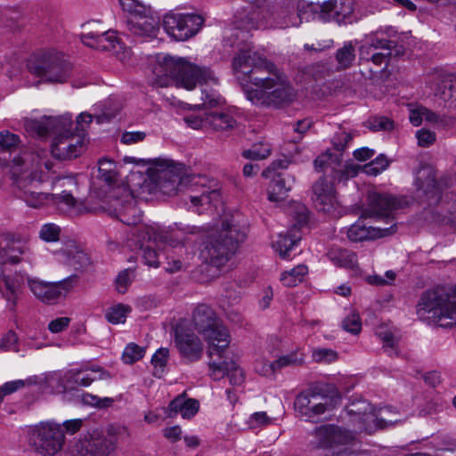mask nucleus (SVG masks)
Wrapping results in <instances>:
<instances>
[{
  "mask_svg": "<svg viewBox=\"0 0 456 456\" xmlns=\"http://www.w3.org/2000/svg\"><path fill=\"white\" fill-rule=\"evenodd\" d=\"M232 68L247 99L253 104L281 106L295 100V91L286 77L256 51L240 49L232 58Z\"/></svg>",
  "mask_w": 456,
  "mask_h": 456,
  "instance_id": "1",
  "label": "nucleus"
},
{
  "mask_svg": "<svg viewBox=\"0 0 456 456\" xmlns=\"http://www.w3.org/2000/svg\"><path fill=\"white\" fill-rule=\"evenodd\" d=\"M52 168L53 163L46 159L45 151H27L12 159L9 175L12 185L21 191L20 197L31 208H37L49 202L75 207L76 199L71 191L77 188V183L73 175L58 176L53 181V188H63L61 194L37 191V186L46 179L44 169L50 171Z\"/></svg>",
  "mask_w": 456,
  "mask_h": 456,
  "instance_id": "2",
  "label": "nucleus"
},
{
  "mask_svg": "<svg viewBox=\"0 0 456 456\" xmlns=\"http://www.w3.org/2000/svg\"><path fill=\"white\" fill-rule=\"evenodd\" d=\"M25 129L37 137L45 138L50 134L54 137L52 142L53 156L61 160L78 157L84 150L83 139L79 134L71 133L70 117L43 118L26 119Z\"/></svg>",
  "mask_w": 456,
  "mask_h": 456,
  "instance_id": "3",
  "label": "nucleus"
},
{
  "mask_svg": "<svg viewBox=\"0 0 456 456\" xmlns=\"http://www.w3.org/2000/svg\"><path fill=\"white\" fill-rule=\"evenodd\" d=\"M153 74L155 77L151 84L155 87H167L175 82L177 86L192 90L197 83H217L209 69L196 66L183 58L171 56L159 58L153 67Z\"/></svg>",
  "mask_w": 456,
  "mask_h": 456,
  "instance_id": "4",
  "label": "nucleus"
},
{
  "mask_svg": "<svg viewBox=\"0 0 456 456\" xmlns=\"http://www.w3.org/2000/svg\"><path fill=\"white\" fill-rule=\"evenodd\" d=\"M416 308L419 317L428 314L439 327H456V288L437 286L424 291Z\"/></svg>",
  "mask_w": 456,
  "mask_h": 456,
  "instance_id": "5",
  "label": "nucleus"
},
{
  "mask_svg": "<svg viewBox=\"0 0 456 456\" xmlns=\"http://www.w3.org/2000/svg\"><path fill=\"white\" fill-rule=\"evenodd\" d=\"M192 324L208 343V357H224L231 343L230 334L212 307L205 304L199 305L192 314Z\"/></svg>",
  "mask_w": 456,
  "mask_h": 456,
  "instance_id": "6",
  "label": "nucleus"
},
{
  "mask_svg": "<svg viewBox=\"0 0 456 456\" xmlns=\"http://www.w3.org/2000/svg\"><path fill=\"white\" fill-rule=\"evenodd\" d=\"M245 238L244 230L224 221L221 230L210 236L209 241L202 250V256L211 265L224 266L235 254L240 243L243 242Z\"/></svg>",
  "mask_w": 456,
  "mask_h": 456,
  "instance_id": "7",
  "label": "nucleus"
},
{
  "mask_svg": "<svg viewBox=\"0 0 456 456\" xmlns=\"http://www.w3.org/2000/svg\"><path fill=\"white\" fill-rule=\"evenodd\" d=\"M29 70L44 82L63 84L71 75L72 65L61 53L51 49L39 53Z\"/></svg>",
  "mask_w": 456,
  "mask_h": 456,
  "instance_id": "8",
  "label": "nucleus"
},
{
  "mask_svg": "<svg viewBox=\"0 0 456 456\" xmlns=\"http://www.w3.org/2000/svg\"><path fill=\"white\" fill-rule=\"evenodd\" d=\"M139 237L143 240L141 246L142 258L145 265L149 266L158 267L159 265V254L155 248V246L159 247V244H165L172 249H176L179 256H183V254L189 255L186 240L180 238L178 234H168L154 227L146 226L140 230Z\"/></svg>",
  "mask_w": 456,
  "mask_h": 456,
  "instance_id": "9",
  "label": "nucleus"
},
{
  "mask_svg": "<svg viewBox=\"0 0 456 456\" xmlns=\"http://www.w3.org/2000/svg\"><path fill=\"white\" fill-rule=\"evenodd\" d=\"M65 443L64 430L55 422H41L28 431V444L42 456H54Z\"/></svg>",
  "mask_w": 456,
  "mask_h": 456,
  "instance_id": "10",
  "label": "nucleus"
},
{
  "mask_svg": "<svg viewBox=\"0 0 456 456\" xmlns=\"http://www.w3.org/2000/svg\"><path fill=\"white\" fill-rule=\"evenodd\" d=\"M126 163L151 164L148 169L151 179L165 193H176L177 186L181 182V166L175 165L173 161L163 159H143L134 157H125Z\"/></svg>",
  "mask_w": 456,
  "mask_h": 456,
  "instance_id": "11",
  "label": "nucleus"
},
{
  "mask_svg": "<svg viewBox=\"0 0 456 456\" xmlns=\"http://www.w3.org/2000/svg\"><path fill=\"white\" fill-rule=\"evenodd\" d=\"M294 409L305 420L317 422L320 416L332 409L331 400L317 387L301 391L295 398Z\"/></svg>",
  "mask_w": 456,
  "mask_h": 456,
  "instance_id": "12",
  "label": "nucleus"
},
{
  "mask_svg": "<svg viewBox=\"0 0 456 456\" xmlns=\"http://www.w3.org/2000/svg\"><path fill=\"white\" fill-rule=\"evenodd\" d=\"M355 434L353 430L335 424H324L314 428L312 445L316 449L338 450L354 444Z\"/></svg>",
  "mask_w": 456,
  "mask_h": 456,
  "instance_id": "13",
  "label": "nucleus"
},
{
  "mask_svg": "<svg viewBox=\"0 0 456 456\" xmlns=\"http://www.w3.org/2000/svg\"><path fill=\"white\" fill-rule=\"evenodd\" d=\"M117 444L115 428L110 426L104 431H94L89 438L77 444L74 456H111L117 449Z\"/></svg>",
  "mask_w": 456,
  "mask_h": 456,
  "instance_id": "14",
  "label": "nucleus"
},
{
  "mask_svg": "<svg viewBox=\"0 0 456 456\" xmlns=\"http://www.w3.org/2000/svg\"><path fill=\"white\" fill-rule=\"evenodd\" d=\"M204 19L198 14L167 13L163 20L167 33L177 41L195 36L202 27Z\"/></svg>",
  "mask_w": 456,
  "mask_h": 456,
  "instance_id": "15",
  "label": "nucleus"
},
{
  "mask_svg": "<svg viewBox=\"0 0 456 456\" xmlns=\"http://www.w3.org/2000/svg\"><path fill=\"white\" fill-rule=\"evenodd\" d=\"M308 8L324 21L335 20L338 24H346L352 23L354 20V0H327L316 4L311 3Z\"/></svg>",
  "mask_w": 456,
  "mask_h": 456,
  "instance_id": "16",
  "label": "nucleus"
},
{
  "mask_svg": "<svg viewBox=\"0 0 456 456\" xmlns=\"http://www.w3.org/2000/svg\"><path fill=\"white\" fill-rule=\"evenodd\" d=\"M77 276L71 275L56 282H45L37 279H28V286L33 295L45 304L55 303L63 294L69 292L77 281Z\"/></svg>",
  "mask_w": 456,
  "mask_h": 456,
  "instance_id": "17",
  "label": "nucleus"
},
{
  "mask_svg": "<svg viewBox=\"0 0 456 456\" xmlns=\"http://www.w3.org/2000/svg\"><path fill=\"white\" fill-rule=\"evenodd\" d=\"M354 433H365L368 435L377 431L378 424L375 423L376 414L371 405L363 399L354 400L346 408Z\"/></svg>",
  "mask_w": 456,
  "mask_h": 456,
  "instance_id": "18",
  "label": "nucleus"
},
{
  "mask_svg": "<svg viewBox=\"0 0 456 456\" xmlns=\"http://www.w3.org/2000/svg\"><path fill=\"white\" fill-rule=\"evenodd\" d=\"M403 199L389 194L370 191L367 197V206L362 212V217L389 218L392 212L403 208Z\"/></svg>",
  "mask_w": 456,
  "mask_h": 456,
  "instance_id": "19",
  "label": "nucleus"
},
{
  "mask_svg": "<svg viewBox=\"0 0 456 456\" xmlns=\"http://www.w3.org/2000/svg\"><path fill=\"white\" fill-rule=\"evenodd\" d=\"M2 265H18L30 252L28 240L20 232L2 233Z\"/></svg>",
  "mask_w": 456,
  "mask_h": 456,
  "instance_id": "20",
  "label": "nucleus"
},
{
  "mask_svg": "<svg viewBox=\"0 0 456 456\" xmlns=\"http://www.w3.org/2000/svg\"><path fill=\"white\" fill-rule=\"evenodd\" d=\"M175 344L182 357L190 362H197L202 357L203 344L191 330L176 328Z\"/></svg>",
  "mask_w": 456,
  "mask_h": 456,
  "instance_id": "21",
  "label": "nucleus"
},
{
  "mask_svg": "<svg viewBox=\"0 0 456 456\" xmlns=\"http://www.w3.org/2000/svg\"><path fill=\"white\" fill-rule=\"evenodd\" d=\"M111 207L117 217L127 225H134L141 221L142 211L137 208L132 192L126 189H123L121 195L111 200Z\"/></svg>",
  "mask_w": 456,
  "mask_h": 456,
  "instance_id": "22",
  "label": "nucleus"
},
{
  "mask_svg": "<svg viewBox=\"0 0 456 456\" xmlns=\"http://www.w3.org/2000/svg\"><path fill=\"white\" fill-rule=\"evenodd\" d=\"M312 200L315 208L326 214H332L338 208L334 186L325 177H320L312 187Z\"/></svg>",
  "mask_w": 456,
  "mask_h": 456,
  "instance_id": "23",
  "label": "nucleus"
},
{
  "mask_svg": "<svg viewBox=\"0 0 456 456\" xmlns=\"http://www.w3.org/2000/svg\"><path fill=\"white\" fill-rule=\"evenodd\" d=\"M81 40L86 45L101 51L111 52L118 54L123 45L117 37V32L108 31H88L81 35Z\"/></svg>",
  "mask_w": 456,
  "mask_h": 456,
  "instance_id": "24",
  "label": "nucleus"
},
{
  "mask_svg": "<svg viewBox=\"0 0 456 456\" xmlns=\"http://www.w3.org/2000/svg\"><path fill=\"white\" fill-rule=\"evenodd\" d=\"M2 298L5 301V310L15 313L17 303L22 295L24 277L20 273H15L13 275L2 276Z\"/></svg>",
  "mask_w": 456,
  "mask_h": 456,
  "instance_id": "25",
  "label": "nucleus"
},
{
  "mask_svg": "<svg viewBox=\"0 0 456 456\" xmlns=\"http://www.w3.org/2000/svg\"><path fill=\"white\" fill-rule=\"evenodd\" d=\"M395 228V224L389 228L367 227L362 220H358L347 229V238L353 242L374 240L394 233Z\"/></svg>",
  "mask_w": 456,
  "mask_h": 456,
  "instance_id": "26",
  "label": "nucleus"
},
{
  "mask_svg": "<svg viewBox=\"0 0 456 456\" xmlns=\"http://www.w3.org/2000/svg\"><path fill=\"white\" fill-rule=\"evenodd\" d=\"M269 178L271 179V183L268 188L267 196L268 200L272 202L284 200L296 182L295 175L287 172H278Z\"/></svg>",
  "mask_w": 456,
  "mask_h": 456,
  "instance_id": "27",
  "label": "nucleus"
},
{
  "mask_svg": "<svg viewBox=\"0 0 456 456\" xmlns=\"http://www.w3.org/2000/svg\"><path fill=\"white\" fill-rule=\"evenodd\" d=\"M415 185L429 198L439 196V188L436 179V172L429 166H422L416 172Z\"/></svg>",
  "mask_w": 456,
  "mask_h": 456,
  "instance_id": "28",
  "label": "nucleus"
},
{
  "mask_svg": "<svg viewBox=\"0 0 456 456\" xmlns=\"http://www.w3.org/2000/svg\"><path fill=\"white\" fill-rule=\"evenodd\" d=\"M74 382L77 386L89 387L94 380L110 379L111 374L99 365H92L86 370L78 369L70 371Z\"/></svg>",
  "mask_w": 456,
  "mask_h": 456,
  "instance_id": "29",
  "label": "nucleus"
},
{
  "mask_svg": "<svg viewBox=\"0 0 456 456\" xmlns=\"http://www.w3.org/2000/svg\"><path fill=\"white\" fill-rule=\"evenodd\" d=\"M199 411V402L195 399H186L183 395L172 400L166 411L168 418L181 414L183 419L192 418Z\"/></svg>",
  "mask_w": 456,
  "mask_h": 456,
  "instance_id": "30",
  "label": "nucleus"
},
{
  "mask_svg": "<svg viewBox=\"0 0 456 456\" xmlns=\"http://www.w3.org/2000/svg\"><path fill=\"white\" fill-rule=\"evenodd\" d=\"M62 261L76 271L86 269L91 265L88 254L77 245H69L61 250Z\"/></svg>",
  "mask_w": 456,
  "mask_h": 456,
  "instance_id": "31",
  "label": "nucleus"
},
{
  "mask_svg": "<svg viewBox=\"0 0 456 456\" xmlns=\"http://www.w3.org/2000/svg\"><path fill=\"white\" fill-rule=\"evenodd\" d=\"M159 20L154 16L127 19L126 21L128 30L139 37H156L159 28Z\"/></svg>",
  "mask_w": 456,
  "mask_h": 456,
  "instance_id": "32",
  "label": "nucleus"
},
{
  "mask_svg": "<svg viewBox=\"0 0 456 456\" xmlns=\"http://www.w3.org/2000/svg\"><path fill=\"white\" fill-rule=\"evenodd\" d=\"M208 128L217 133H226L238 126L237 120L228 111H212L207 113Z\"/></svg>",
  "mask_w": 456,
  "mask_h": 456,
  "instance_id": "33",
  "label": "nucleus"
},
{
  "mask_svg": "<svg viewBox=\"0 0 456 456\" xmlns=\"http://www.w3.org/2000/svg\"><path fill=\"white\" fill-rule=\"evenodd\" d=\"M327 256L337 266L348 269L357 267V256L348 249L333 247L328 251Z\"/></svg>",
  "mask_w": 456,
  "mask_h": 456,
  "instance_id": "34",
  "label": "nucleus"
},
{
  "mask_svg": "<svg viewBox=\"0 0 456 456\" xmlns=\"http://www.w3.org/2000/svg\"><path fill=\"white\" fill-rule=\"evenodd\" d=\"M435 78L437 86L436 95L439 96L444 102H449L450 106L456 105V80L453 82L440 77Z\"/></svg>",
  "mask_w": 456,
  "mask_h": 456,
  "instance_id": "35",
  "label": "nucleus"
},
{
  "mask_svg": "<svg viewBox=\"0 0 456 456\" xmlns=\"http://www.w3.org/2000/svg\"><path fill=\"white\" fill-rule=\"evenodd\" d=\"M300 240V236L294 233L293 230L288 232L287 234H280L277 240L273 242V248L279 252L280 256L287 259L289 256V252Z\"/></svg>",
  "mask_w": 456,
  "mask_h": 456,
  "instance_id": "36",
  "label": "nucleus"
},
{
  "mask_svg": "<svg viewBox=\"0 0 456 456\" xmlns=\"http://www.w3.org/2000/svg\"><path fill=\"white\" fill-rule=\"evenodd\" d=\"M123 10L130 14L128 19H137V17H151L153 12L150 5H145L138 0H118Z\"/></svg>",
  "mask_w": 456,
  "mask_h": 456,
  "instance_id": "37",
  "label": "nucleus"
},
{
  "mask_svg": "<svg viewBox=\"0 0 456 456\" xmlns=\"http://www.w3.org/2000/svg\"><path fill=\"white\" fill-rule=\"evenodd\" d=\"M308 6L298 10H293L291 12L282 11L283 20L280 22L281 28L297 27L304 20H308L311 13Z\"/></svg>",
  "mask_w": 456,
  "mask_h": 456,
  "instance_id": "38",
  "label": "nucleus"
},
{
  "mask_svg": "<svg viewBox=\"0 0 456 456\" xmlns=\"http://www.w3.org/2000/svg\"><path fill=\"white\" fill-rule=\"evenodd\" d=\"M384 45H391V43L385 38H379L378 37H370L361 47H360V60L366 64H369L371 53H375L379 48H384Z\"/></svg>",
  "mask_w": 456,
  "mask_h": 456,
  "instance_id": "39",
  "label": "nucleus"
},
{
  "mask_svg": "<svg viewBox=\"0 0 456 456\" xmlns=\"http://www.w3.org/2000/svg\"><path fill=\"white\" fill-rule=\"evenodd\" d=\"M375 423L378 424L377 430L385 428L401 421L399 412L392 406L380 408L378 412H375Z\"/></svg>",
  "mask_w": 456,
  "mask_h": 456,
  "instance_id": "40",
  "label": "nucleus"
},
{
  "mask_svg": "<svg viewBox=\"0 0 456 456\" xmlns=\"http://www.w3.org/2000/svg\"><path fill=\"white\" fill-rule=\"evenodd\" d=\"M308 273V267L305 265H298L290 271L281 273V281L286 287H295L302 282Z\"/></svg>",
  "mask_w": 456,
  "mask_h": 456,
  "instance_id": "41",
  "label": "nucleus"
},
{
  "mask_svg": "<svg viewBox=\"0 0 456 456\" xmlns=\"http://www.w3.org/2000/svg\"><path fill=\"white\" fill-rule=\"evenodd\" d=\"M2 18L4 19V27L9 31H16L24 26V20L20 10L4 8L2 12Z\"/></svg>",
  "mask_w": 456,
  "mask_h": 456,
  "instance_id": "42",
  "label": "nucleus"
},
{
  "mask_svg": "<svg viewBox=\"0 0 456 456\" xmlns=\"http://www.w3.org/2000/svg\"><path fill=\"white\" fill-rule=\"evenodd\" d=\"M355 59V49L352 42H347L339 48L336 53V60L339 69H347L352 66Z\"/></svg>",
  "mask_w": 456,
  "mask_h": 456,
  "instance_id": "43",
  "label": "nucleus"
},
{
  "mask_svg": "<svg viewBox=\"0 0 456 456\" xmlns=\"http://www.w3.org/2000/svg\"><path fill=\"white\" fill-rule=\"evenodd\" d=\"M131 307L127 305L118 304L108 309L105 317L112 324L124 323L127 314L131 312Z\"/></svg>",
  "mask_w": 456,
  "mask_h": 456,
  "instance_id": "44",
  "label": "nucleus"
},
{
  "mask_svg": "<svg viewBox=\"0 0 456 456\" xmlns=\"http://www.w3.org/2000/svg\"><path fill=\"white\" fill-rule=\"evenodd\" d=\"M272 148L269 143L258 142L254 143L250 149L242 152L245 159H265L270 156Z\"/></svg>",
  "mask_w": 456,
  "mask_h": 456,
  "instance_id": "45",
  "label": "nucleus"
},
{
  "mask_svg": "<svg viewBox=\"0 0 456 456\" xmlns=\"http://www.w3.org/2000/svg\"><path fill=\"white\" fill-rule=\"evenodd\" d=\"M390 164V160L385 154H379L375 159L362 167V171L368 175H378L386 170Z\"/></svg>",
  "mask_w": 456,
  "mask_h": 456,
  "instance_id": "46",
  "label": "nucleus"
},
{
  "mask_svg": "<svg viewBox=\"0 0 456 456\" xmlns=\"http://www.w3.org/2000/svg\"><path fill=\"white\" fill-rule=\"evenodd\" d=\"M273 362L276 370H280L288 366H300L305 363V354L296 351L287 355H282Z\"/></svg>",
  "mask_w": 456,
  "mask_h": 456,
  "instance_id": "47",
  "label": "nucleus"
},
{
  "mask_svg": "<svg viewBox=\"0 0 456 456\" xmlns=\"http://www.w3.org/2000/svg\"><path fill=\"white\" fill-rule=\"evenodd\" d=\"M169 357V351L167 348L161 347L156 351L151 358V363L154 366V376L159 378L164 373L165 367L167 366Z\"/></svg>",
  "mask_w": 456,
  "mask_h": 456,
  "instance_id": "48",
  "label": "nucleus"
},
{
  "mask_svg": "<svg viewBox=\"0 0 456 456\" xmlns=\"http://www.w3.org/2000/svg\"><path fill=\"white\" fill-rule=\"evenodd\" d=\"M377 335L383 342L384 346L390 347L392 349L397 346L400 340V336L397 330H392L387 327H379L377 330Z\"/></svg>",
  "mask_w": 456,
  "mask_h": 456,
  "instance_id": "49",
  "label": "nucleus"
},
{
  "mask_svg": "<svg viewBox=\"0 0 456 456\" xmlns=\"http://www.w3.org/2000/svg\"><path fill=\"white\" fill-rule=\"evenodd\" d=\"M144 352L143 347L139 346L135 343H130L126 346L122 354V359L125 363L132 364L142 359L144 355Z\"/></svg>",
  "mask_w": 456,
  "mask_h": 456,
  "instance_id": "50",
  "label": "nucleus"
},
{
  "mask_svg": "<svg viewBox=\"0 0 456 456\" xmlns=\"http://www.w3.org/2000/svg\"><path fill=\"white\" fill-rule=\"evenodd\" d=\"M61 228L55 224H45L39 232V238L46 242H56L60 240Z\"/></svg>",
  "mask_w": 456,
  "mask_h": 456,
  "instance_id": "51",
  "label": "nucleus"
},
{
  "mask_svg": "<svg viewBox=\"0 0 456 456\" xmlns=\"http://www.w3.org/2000/svg\"><path fill=\"white\" fill-rule=\"evenodd\" d=\"M134 277V270L132 268L121 271L116 278L117 290L119 293L124 294L127 290L128 286L132 283Z\"/></svg>",
  "mask_w": 456,
  "mask_h": 456,
  "instance_id": "52",
  "label": "nucleus"
},
{
  "mask_svg": "<svg viewBox=\"0 0 456 456\" xmlns=\"http://www.w3.org/2000/svg\"><path fill=\"white\" fill-rule=\"evenodd\" d=\"M391 43V45H384V48H379V51L375 53H371L370 61L374 65L379 67L381 64L387 62L390 60L392 55V49L395 46V42L392 40H388Z\"/></svg>",
  "mask_w": 456,
  "mask_h": 456,
  "instance_id": "53",
  "label": "nucleus"
},
{
  "mask_svg": "<svg viewBox=\"0 0 456 456\" xmlns=\"http://www.w3.org/2000/svg\"><path fill=\"white\" fill-rule=\"evenodd\" d=\"M99 176L108 184L116 180V172L114 171V163L108 159L99 161Z\"/></svg>",
  "mask_w": 456,
  "mask_h": 456,
  "instance_id": "54",
  "label": "nucleus"
},
{
  "mask_svg": "<svg viewBox=\"0 0 456 456\" xmlns=\"http://www.w3.org/2000/svg\"><path fill=\"white\" fill-rule=\"evenodd\" d=\"M313 360L319 363H330L338 359V353L330 348H315L312 353Z\"/></svg>",
  "mask_w": 456,
  "mask_h": 456,
  "instance_id": "55",
  "label": "nucleus"
},
{
  "mask_svg": "<svg viewBox=\"0 0 456 456\" xmlns=\"http://www.w3.org/2000/svg\"><path fill=\"white\" fill-rule=\"evenodd\" d=\"M82 400H83L84 403L96 407L98 409L109 408L114 403V399L111 397L101 398L97 395H92L89 393L84 394L82 395Z\"/></svg>",
  "mask_w": 456,
  "mask_h": 456,
  "instance_id": "56",
  "label": "nucleus"
},
{
  "mask_svg": "<svg viewBox=\"0 0 456 456\" xmlns=\"http://www.w3.org/2000/svg\"><path fill=\"white\" fill-rule=\"evenodd\" d=\"M201 100V105L205 108H213L223 103L221 95L216 90L208 88L202 89Z\"/></svg>",
  "mask_w": 456,
  "mask_h": 456,
  "instance_id": "57",
  "label": "nucleus"
},
{
  "mask_svg": "<svg viewBox=\"0 0 456 456\" xmlns=\"http://www.w3.org/2000/svg\"><path fill=\"white\" fill-rule=\"evenodd\" d=\"M342 328L354 335L359 334L362 330L360 316L355 313H352L343 320Z\"/></svg>",
  "mask_w": 456,
  "mask_h": 456,
  "instance_id": "58",
  "label": "nucleus"
},
{
  "mask_svg": "<svg viewBox=\"0 0 456 456\" xmlns=\"http://www.w3.org/2000/svg\"><path fill=\"white\" fill-rule=\"evenodd\" d=\"M230 379V383L234 386H240L244 382L245 374L236 362L230 361L226 374Z\"/></svg>",
  "mask_w": 456,
  "mask_h": 456,
  "instance_id": "59",
  "label": "nucleus"
},
{
  "mask_svg": "<svg viewBox=\"0 0 456 456\" xmlns=\"http://www.w3.org/2000/svg\"><path fill=\"white\" fill-rule=\"evenodd\" d=\"M290 164L291 160L287 158L276 159L273 161L265 170L263 171L262 175L265 178H269L272 175H276L278 172H284Z\"/></svg>",
  "mask_w": 456,
  "mask_h": 456,
  "instance_id": "60",
  "label": "nucleus"
},
{
  "mask_svg": "<svg viewBox=\"0 0 456 456\" xmlns=\"http://www.w3.org/2000/svg\"><path fill=\"white\" fill-rule=\"evenodd\" d=\"M228 362L226 361L216 362L210 361L208 363L209 376L214 380H219L227 374Z\"/></svg>",
  "mask_w": 456,
  "mask_h": 456,
  "instance_id": "61",
  "label": "nucleus"
},
{
  "mask_svg": "<svg viewBox=\"0 0 456 456\" xmlns=\"http://www.w3.org/2000/svg\"><path fill=\"white\" fill-rule=\"evenodd\" d=\"M294 219L296 223L293 224L291 230L295 231L298 230L304 225H305L309 219V211L304 205H297L295 208L294 212Z\"/></svg>",
  "mask_w": 456,
  "mask_h": 456,
  "instance_id": "62",
  "label": "nucleus"
},
{
  "mask_svg": "<svg viewBox=\"0 0 456 456\" xmlns=\"http://www.w3.org/2000/svg\"><path fill=\"white\" fill-rule=\"evenodd\" d=\"M353 139V134L345 131L336 133L332 138V145L338 151H343L349 142Z\"/></svg>",
  "mask_w": 456,
  "mask_h": 456,
  "instance_id": "63",
  "label": "nucleus"
},
{
  "mask_svg": "<svg viewBox=\"0 0 456 456\" xmlns=\"http://www.w3.org/2000/svg\"><path fill=\"white\" fill-rule=\"evenodd\" d=\"M416 137L418 139V144L424 148L431 146L436 140V133L425 128L418 130Z\"/></svg>",
  "mask_w": 456,
  "mask_h": 456,
  "instance_id": "64",
  "label": "nucleus"
}]
</instances>
